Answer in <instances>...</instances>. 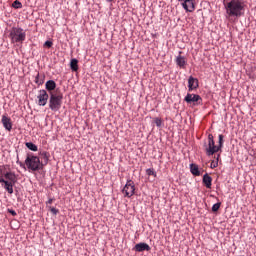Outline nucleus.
<instances>
[{
  "label": "nucleus",
  "instance_id": "obj_33",
  "mask_svg": "<svg viewBox=\"0 0 256 256\" xmlns=\"http://www.w3.org/2000/svg\"><path fill=\"white\" fill-rule=\"evenodd\" d=\"M178 1H183V0H178Z\"/></svg>",
  "mask_w": 256,
  "mask_h": 256
},
{
  "label": "nucleus",
  "instance_id": "obj_24",
  "mask_svg": "<svg viewBox=\"0 0 256 256\" xmlns=\"http://www.w3.org/2000/svg\"><path fill=\"white\" fill-rule=\"evenodd\" d=\"M42 159H44L45 164H47V162L49 161V152H42L40 153Z\"/></svg>",
  "mask_w": 256,
  "mask_h": 256
},
{
  "label": "nucleus",
  "instance_id": "obj_17",
  "mask_svg": "<svg viewBox=\"0 0 256 256\" xmlns=\"http://www.w3.org/2000/svg\"><path fill=\"white\" fill-rule=\"evenodd\" d=\"M190 171L192 175H195V177H199L201 175V172L199 171V166L197 164H190Z\"/></svg>",
  "mask_w": 256,
  "mask_h": 256
},
{
  "label": "nucleus",
  "instance_id": "obj_1",
  "mask_svg": "<svg viewBox=\"0 0 256 256\" xmlns=\"http://www.w3.org/2000/svg\"><path fill=\"white\" fill-rule=\"evenodd\" d=\"M228 17H243L245 15V0H223Z\"/></svg>",
  "mask_w": 256,
  "mask_h": 256
},
{
  "label": "nucleus",
  "instance_id": "obj_8",
  "mask_svg": "<svg viewBox=\"0 0 256 256\" xmlns=\"http://www.w3.org/2000/svg\"><path fill=\"white\" fill-rule=\"evenodd\" d=\"M122 192L124 193V196L128 198L133 197V195H135V182H133V180H128Z\"/></svg>",
  "mask_w": 256,
  "mask_h": 256
},
{
  "label": "nucleus",
  "instance_id": "obj_5",
  "mask_svg": "<svg viewBox=\"0 0 256 256\" xmlns=\"http://www.w3.org/2000/svg\"><path fill=\"white\" fill-rule=\"evenodd\" d=\"M9 38L11 43H23L27 39V32L23 28L13 27L10 30Z\"/></svg>",
  "mask_w": 256,
  "mask_h": 256
},
{
  "label": "nucleus",
  "instance_id": "obj_31",
  "mask_svg": "<svg viewBox=\"0 0 256 256\" xmlns=\"http://www.w3.org/2000/svg\"><path fill=\"white\" fill-rule=\"evenodd\" d=\"M215 167H217V165L211 164V169H215Z\"/></svg>",
  "mask_w": 256,
  "mask_h": 256
},
{
  "label": "nucleus",
  "instance_id": "obj_3",
  "mask_svg": "<svg viewBox=\"0 0 256 256\" xmlns=\"http://www.w3.org/2000/svg\"><path fill=\"white\" fill-rule=\"evenodd\" d=\"M25 165L29 171H41V169H43V162H41L39 157L33 154L27 155Z\"/></svg>",
  "mask_w": 256,
  "mask_h": 256
},
{
  "label": "nucleus",
  "instance_id": "obj_16",
  "mask_svg": "<svg viewBox=\"0 0 256 256\" xmlns=\"http://www.w3.org/2000/svg\"><path fill=\"white\" fill-rule=\"evenodd\" d=\"M202 182L207 189H211V185L213 183V178H211V176H209V174H205L203 176Z\"/></svg>",
  "mask_w": 256,
  "mask_h": 256
},
{
  "label": "nucleus",
  "instance_id": "obj_29",
  "mask_svg": "<svg viewBox=\"0 0 256 256\" xmlns=\"http://www.w3.org/2000/svg\"><path fill=\"white\" fill-rule=\"evenodd\" d=\"M9 214L12 215L13 217H15L17 215V212H15V210H8Z\"/></svg>",
  "mask_w": 256,
  "mask_h": 256
},
{
  "label": "nucleus",
  "instance_id": "obj_11",
  "mask_svg": "<svg viewBox=\"0 0 256 256\" xmlns=\"http://www.w3.org/2000/svg\"><path fill=\"white\" fill-rule=\"evenodd\" d=\"M197 87H199V80L193 76H190L188 79V91H195Z\"/></svg>",
  "mask_w": 256,
  "mask_h": 256
},
{
  "label": "nucleus",
  "instance_id": "obj_30",
  "mask_svg": "<svg viewBox=\"0 0 256 256\" xmlns=\"http://www.w3.org/2000/svg\"><path fill=\"white\" fill-rule=\"evenodd\" d=\"M47 203L48 205H51V203H53V199H49Z\"/></svg>",
  "mask_w": 256,
  "mask_h": 256
},
{
  "label": "nucleus",
  "instance_id": "obj_14",
  "mask_svg": "<svg viewBox=\"0 0 256 256\" xmlns=\"http://www.w3.org/2000/svg\"><path fill=\"white\" fill-rule=\"evenodd\" d=\"M181 53L183 52L180 51L179 55L176 57V64L178 65V67H180V69H185V67L187 66V59L181 56Z\"/></svg>",
  "mask_w": 256,
  "mask_h": 256
},
{
  "label": "nucleus",
  "instance_id": "obj_18",
  "mask_svg": "<svg viewBox=\"0 0 256 256\" xmlns=\"http://www.w3.org/2000/svg\"><path fill=\"white\" fill-rule=\"evenodd\" d=\"M34 83H36V85H43V83H45V74L37 73Z\"/></svg>",
  "mask_w": 256,
  "mask_h": 256
},
{
  "label": "nucleus",
  "instance_id": "obj_19",
  "mask_svg": "<svg viewBox=\"0 0 256 256\" xmlns=\"http://www.w3.org/2000/svg\"><path fill=\"white\" fill-rule=\"evenodd\" d=\"M70 68L72 71H79V60L77 59H72L70 62Z\"/></svg>",
  "mask_w": 256,
  "mask_h": 256
},
{
  "label": "nucleus",
  "instance_id": "obj_6",
  "mask_svg": "<svg viewBox=\"0 0 256 256\" xmlns=\"http://www.w3.org/2000/svg\"><path fill=\"white\" fill-rule=\"evenodd\" d=\"M206 154L211 157V155H215L218 153L219 148L215 145V140L213 139V134L208 135V145H206Z\"/></svg>",
  "mask_w": 256,
  "mask_h": 256
},
{
  "label": "nucleus",
  "instance_id": "obj_28",
  "mask_svg": "<svg viewBox=\"0 0 256 256\" xmlns=\"http://www.w3.org/2000/svg\"><path fill=\"white\" fill-rule=\"evenodd\" d=\"M50 211H51V213H53V215H57V213H59V210L56 209V208H54V207H52V208L50 209Z\"/></svg>",
  "mask_w": 256,
  "mask_h": 256
},
{
  "label": "nucleus",
  "instance_id": "obj_22",
  "mask_svg": "<svg viewBox=\"0 0 256 256\" xmlns=\"http://www.w3.org/2000/svg\"><path fill=\"white\" fill-rule=\"evenodd\" d=\"M218 139H219L218 141L219 145L217 147H218V151H221V149L223 148V139H224L223 134H220L218 136Z\"/></svg>",
  "mask_w": 256,
  "mask_h": 256
},
{
  "label": "nucleus",
  "instance_id": "obj_20",
  "mask_svg": "<svg viewBox=\"0 0 256 256\" xmlns=\"http://www.w3.org/2000/svg\"><path fill=\"white\" fill-rule=\"evenodd\" d=\"M25 145L30 151H38L37 145L33 144V142H26Z\"/></svg>",
  "mask_w": 256,
  "mask_h": 256
},
{
  "label": "nucleus",
  "instance_id": "obj_9",
  "mask_svg": "<svg viewBox=\"0 0 256 256\" xmlns=\"http://www.w3.org/2000/svg\"><path fill=\"white\" fill-rule=\"evenodd\" d=\"M47 101H49V94L47 90H40L38 93V105L40 107H45L47 105Z\"/></svg>",
  "mask_w": 256,
  "mask_h": 256
},
{
  "label": "nucleus",
  "instance_id": "obj_4",
  "mask_svg": "<svg viewBox=\"0 0 256 256\" xmlns=\"http://www.w3.org/2000/svg\"><path fill=\"white\" fill-rule=\"evenodd\" d=\"M63 103V93L60 91L50 92L49 107L51 111H59Z\"/></svg>",
  "mask_w": 256,
  "mask_h": 256
},
{
  "label": "nucleus",
  "instance_id": "obj_21",
  "mask_svg": "<svg viewBox=\"0 0 256 256\" xmlns=\"http://www.w3.org/2000/svg\"><path fill=\"white\" fill-rule=\"evenodd\" d=\"M12 7L14 9H23V4L19 1V0H15L13 3H12Z\"/></svg>",
  "mask_w": 256,
  "mask_h": 256
},
{
  "label": "nucleus",
  "instance_id": "obj_12",
  "mask_svg": "<svg viewBox=\"0 0 256 256\" xmlns=\"http://www.w3.org/2000/svg\"><path fill=\"white\" fill-rule=\"evenodd\" d=\"M1 123L6 131H11V129H13V123L11 122V118H9L7 115L2 116Z\"/></svg>",
  "mask_w": 256,
  "mask_h": 256
},
{
  "label": "nucleus",
  "instance_id": "obj_15",
  "mask_svg": "<svg viewBox=\"0 0 256 256\" xmlns=\"http://www.w3.org/2000/svg\"><path fill=\"white\" fill-rule=\"evenodd\" d=\"M46 90L49 92V95H51V93H54L53 91H55V89H57V83H55V81L53 80H48L45 84Z\"/></svg>",
  "mask_w": 256,
  "mask_h": 256
},
{
  "label": "nucleus",
  "instance_id": "obj_32",
  "mask_svg": "<svg viewBox=\"0 0 256 256\" xmlns=\"http://www.w3.org/2000/svg\"><path fill=\"white\" fill-rule=\"evenodd\" d=\"M20 165H21V167H24V168H25V164H22V163H21Z\"/></svg>",
  "mask_w": 256,
  "mask_h": 256
},
{
  "label": "nucleus",
  "instance_id": "obj_10",
  "mask_svg": "<svg viewBox=\"0 0 256 256\" xmlns=\"http://www.w3.org/2000/svg\"><path fill=\"white\" fill-rule=\"evenodd\" d=\"M182 3L183 9L187 11L188 13H193L195 11V2L193 0H183Z\"/></svg>",
  "mask_w": 256,
  "mask_h": 256
},
{
  "label": "nucleus",
  "instance_id": "obj_25",
  "mask_svg": "<svg viewBox=\"0 0 256 256\" xmlns=\"http://www.w3.org/2000/svg\"><path fill=\"white\" fill-rule=\"evenodd\" d=\"M146 175H148L149 177H151V175H152L153 177H157V173L155 172V170H153V169H151V168H149V169L146 170Z\"/></svg>",
  "mask_w": 256,
  "mask_h": 256
},
{
  "label": "nucleus",
  "instance_id": "obj_27",
  "mask_svg": "<svg viewBox=\"0 0 256 256\" xmlns=\"http://www.w3.org/2000/svg\"><path fill=\"white\" fill-rule=\"evenodd\" d=\"M44 47H48V49H51V47H53V42L52 41H46L44 43Z\"/></svg>",
  "mask_w": 256,
  "mask_h": 256
},
{
  "label": "nucleus",
  "instance_id": "obj_13",
  "mask_svg": "<svg viewBox=\"0 0 256 256\" xmlns=\"http://www.w3.org/2000/svg\"><path fill=\"white\" fill-rule=\"evenodd\" d=\"M134 251H137L138 253H143V251H151V246L149 244L141 242L135 245Z\"/></svg>",
  "mask_w": 256,
  "mask_h": 256
},
{
  "label": "nucleus",
  "instance_id": "obj_2",
  "mask_svg": "<svg viewBox=\"0 0 256 256\" xmlns=\"http://www.w3.org/2000/svg\"><path fill=\"white\" fill-rule=\"evenodd\" d=\"M0 183L9 195H13V185L17 183V176L13 172H6L4 177L3 174H1Z\"/></svg>",
  "mask_w": 256,
  "mask_h": 256
},
{
  "label": "nucleus",
  "instance_id": "obj_23",
  "mask_svg": "<svg viewBox=\"0 0 256 256\" xmlns=\"http://www.w3.org/2000/svg\"><path fill=\"white\" fill-rule=\"evenodd\" d=\"M156 127H163V120L161 118H154Z\"/></svg>",
  "mask_w": 256,
  "mask_h": 256
},
{
  "label": "nucleus",
  "instance_id": "obj_26",
  "mask_svg": "<svg viewBox=\"0 0 256 256\" xmlns=\"http://www.w3.org/2000/svg\"><path fill=\"white\" fill-rule=\"evenodd\" d=\"M220 208H221V202H218V203L214 204L212 206L213 213H217V211H219Z\"/></svg>",
  "mask_w": 256,
  "mask_h": 256
},
{
  "label": "nucleus",
  "instance_id": "obj_7",
  "mask_svg": "<svg viewBox=\"0 0 256 256\" xmlns=\"http://www.w3.org/2000/svg\"><path fill=\"white\" fill-rule=\"evenodd\" d=\"M184 101L188 104V105H201L203 103V98H201L199 96V94H191L188 93L185 98Z\"/></svg>",
  "mask_w": 256,
  "mask_h": 256
}]
</instances>
